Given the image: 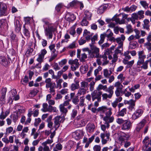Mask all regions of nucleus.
<instances>
[{"label": "nucleus", "instance_id": "obj_36", "mask_svg": "<svg viewBox=\"0 0 151 151\" xmlns=\"http://www.w3.org/2000/svg\"><path fill=\"white\" fill-rule=\"evenodd\" d=\"M106 8L105 6H101L98 9L97 12L98 14H101L104 12V10L106 9Z\"/></svg>", "mask_w": 151, "mask_h": 151}, {"label": "nucleus", "instance_id": "obj_2", "mask_svg": "<svg viewBox=\"0 0 151 151\" xmlns=\"http://www.w3.org/2000/svg\"><path fill=\"white\" fill-rule=\"evenodd\" d=\"M127 16L124 13H121L119 14L115 15L112 18L113 21H115L117 24H124Z\"/></svg>", "mask_w": 151, "mask_h": 151}, {"label": "nucleus", "instance_id": "obj_24", "mask_svg": "<svg viewBox=\"0 0 151 151\" xmlns=\"http://www.w3.org/2000/svg\"><path fill=\"white\" fill-rule=\"evenodd\" d=\"M79 81L76 80L75 81V83H72L70 86L71 90L74 91L75 89H78L79 87Z\"/></svg>", "mask_w": 151, "mask_h": 151}, {"label": "nucleus", "instance_id": "obj_12", "mask_svg": "<svg viewBox=\"0 0 151 151\" xmlns=\"http://www.w3.org/2000/svg\"><path fill=\"white\" fill-rule=\"evenodd\" d=\"M7 56L8 61L5 56H0V64L5 67L8 66L10 63V61L12 63L11 59L8 56V55Z\"/></svg>", "mask_w": 151, "mask_h": 151}, {"label": "nucleus", "instance_id": "obj_31", "mask_svg": "<svg viewBox=\"0 0 151 151\" xmlns=\"http://www.w3.org/2000/svg\"><path fill=\"white\" fill-rule=\"evenodd\" d=\"M78 61V60L77 59H75L74 60L70 59L69 60L68 63L69 64H70L72 65H79Z\"/></svg>", "mask_w": 151, "mask_h": 151}, {"label": "nucleus", "instance_id": "obj_48", "mask_svg": "<svg viewBox=\"0 0 151 151\" xmlns=\"http://www.w3.org/2000/svg\"><path fill=\"white\" fill-rule=\"evenodd\" d=\"M43 108L41 109V110L43 112L47 111L48 110V104L46 103H44L42 104Z\"/></svg>", "mask_w": 151, "mask_h": 151}, {"label": "nucleus", "instance_id": "obj_47", "mask_svg": "<svg viewBox=\"0 0 151 151\" xmlns=\"http://www.w3.org/2000/svg\"><path fill=\"white\" fill-rule=\"evenodd\" d=\"M115 48V46H112L111 47H110L109 49H107L105 52V53L107 55H108L110 54V53H112V50H114Z\"/></svg>", "mask_w": 151, "mask_h": 151}, {"label": "nucleus", "instance_id": "obj_21", "mask_svg": "<svg viewBox=\"0 0 151 151\" xmlns=\"http://www.w3.org/2000/svg\"><path fill=\"white\" fill-rule=\"evenodd\" d=\"M81 87L80 89L78 91V96H80L81 95H84L85 94V81H83L81 83Z\"/></svg>", "mask_w": 151, "mask_h": 151}, {"label": "nucleus", "instance_id": "obj_9", "mask_svg": "<svg viewBox=\"0 0 151 151\" xmlns=\"http://www.w3.org/2000/svg\"><path fill=\"white\" fill-rule=\"evenodd\" d=\"M102 92L98 90H94L91 93V97L93 101L96 99L98 100V101H101V95Z\"/></svg>", "mask_w": 151, "mask_h": 151}, {"label": "nucleus", "instance_id": "obj_44", "mask_svg": "<svg viewBox=\"0 0 151 151\" xmlns=\"http://www.w3.org/2000/svg\"><path fill=\"white\" fill-rule=\"evenodd\" d=\"M140 4L145 9H147L148 8V6L149 4L147 3L145 1H140Z\"/></svg>", "mask_w": 151, "mask_h": 151}, {"label": "nucleus", "instance_id": "obj_23", "mask_svg": "<svg viewBox=\"0 0 151 151\" xmlns=\"http://www.w3.org/2000/svg\"><path fill=\"white\" fill-rule=\"evenodd\" d=\"M127 109L126 108H124L121 110H120V109H119L117 116L123 117L127 114Z\"/></svg>", "mask_w": 151, "mask_h": 151}, {"label": "nucleus", "instance_id": "obj_45", "mask_svg": "<svg viewBox=\"0 0 151 151\" xmlns=\"http://www.w3.org/2000/svg\"><path fill=\"white\" fill-rule=\"evenodd\" d=\"M44 57H43L38 54V57L37 59V60L39 63H41L42 62L44 61Z\"/></svg>", "mask_w": 151, "mask_h": 151}, {"label": "nucleus", "instance_id": "obj_22", "mask_svg": "<svg viewBox=\"0 0 151 151\" xmlns=\"http://www.w3.org/2000/svg\"><path fill=\"white\" fill-rule=\"evenodd\" d=\"M14 25L16 31L17 32H19L21 30L22 25L19 20L17 19L15 20Z\"/></svg>", "mask_w": 151, "mask_h": 151}, {"label": "nucleus", "instance_id": "obj_17", "mask_svg": "<svg viewBox=\"0 0 151 151\" xmlns=\"http://www.w3.org/2000/svg\"><path fill=\"white\" fill-rule=\"evenodd\" d=\"M73 134L75 139L78 140L82 138L84 133L82 130H77L73 133Z\"/></svg>", "mask_w": 151, "mask_h": 151}, {"label": "nucleus", "instance_id": "obj_42", "mask_svg": "<svg viewBox=\"0 0 151 151\" xmlns=\"http://www.w3.org/2000/svg\"><path fill=\"white\" fill-rule=\"evenodd\" d=\"M76 27L75 26L72 27L69 30V33L73 36L76 33L75 30Z\"/></svg>", "mask_w": 151, "mask_h": 151}, {"label": "nucleus", "instance_id": "obj_46", "mask_svg": "<svg viewBox=\"0 0 151 151\" xmlns=\"http://www.w3.org/2000/svg\"><path fill=\"white\" fill-rule=\"evenodd\" d=\"M102 99L103 100L107 99L108 98L111 99L112 97L109 94H108L106 93L102 94Z\"/></svg>", "mask_w": 151, "mask_h": 151}, {"label": "nucleus", "instance_id": "obj_26", "mask_svg": "<svg viewBox=\"0 0 151 151\" xmlns=\"http://www.w3.org/2000/svg\"><path fill=\"white\" fill-rule=\"evenodd\" d=\"M139 19V16L137 13H134L132 14L131 21L133 24H135V20H138Z\"/></svg>", "mask_w": 151, "mask_h": 151}, {"label": "nucleus", "instance_id": "obj_64", "mask_svg": "<svg viewBox=\"0 0 151 151\" xmlns=\"http://www.w3.org/2000/svg\"><path fill=\"white\" fill-rule=\"evenodd\" d=\"M101 149V147L99 145H95L93 147L94 151H100Z\"/></svg>", "mask_w": 151, "mask_h": 151}, {"label": "nucleus", "instance_id": "obj_43", "mask_svg": "<svg viewBox=\"0 0 151 151\" xmlns=\"http://www.w3.org/2000/svg\"><path fill=\"white\" fill-rule=\"evenodd\" d=\"M60 111L61 112L66 114L67 112V109L65 108L62 104H60Z\"/></svg>", "mask_w": 151, "mask_h": 151}, {"label": "nucleus", "instance_id": "obj_59", "mask_svg": "<svg viewBox=\"0 0 151 151\" xmlns=\"http://www.w3.org/2000/svg\"><path fill=\"white\" fill-rule=\"evenodd\" d=\"M104 75L106 78H109V76H110V74H109L108 70L107 69H105L104 70Z\"/></svg>", "mask_w": 151, "mask_h": 151}, {"label": "nucleus", "instance_id": "obj_57", "mask_svg": "<svg viewBox=\"0 0 151 151\" xmlns=\"http://www.w3.org/2000/svg\"><path fill=\"white\" fill-rule=\"evenodd\" d=\"M100 38L101 39L98 42V43L99 45H101L103 43L105 37L104 35L101 34L100 35Z\"/></svg>", "mask_w": 151, "mask_h": 151}, {"label": "nucleus", "instance_id": "obj_11", "mask_svg": "<svg viewBox=\"0 0 151 151\" xmlns=\"http://www.w3.org/2000/svg\"><path fill=\"white\" fill-rule=\"evenodd\" d=\"M55 31L53 26H48L45 29V33L46 36H48L49 39H52V32Z\"/></svg>", "mask_w": 151, "mask_h": 151}, {"label": "nucleus", "instance_id": "obj_41", "mask_svg": "<svg viewBox=\"0 0 151 151\" xmlns=\"http://www.w3.org/2000/svg\"><path fill=\"white\" fill-rule=\"evenodd\" d=\"M107 88V87L106 85L103 86L101 84H100L97 87V89L99 91L100 90L103 89L105 91Z\"/></svg>", "mask_w": 151, "mask_h": 151}, {"label": "nucleus", "instance_id": "obj_35", "mask_svg": "<svg viewBox=\"0 0 151 151\" xmlns=\"http://www.w3.org/2000/svg\"><path fill=\"white\" fill-rule=\"evenodd\" d=\"M94 126L91 124H88L87 125V130L90 132H91L93 131Z\"/></svg>", "mask_w": 151, "mask_h": 151}, {"label": "nucleus", "instance_id": "obj_54", "mask_svg": "<svg viewBox=\"0 0 151 151\" xmlns=\"http://www.w3.org/2000/svg\"><path fill=\"white\" fill-rule=\"evenodd\" d=\"M85 99L84 96H83L82 97H80L79 105L81 106H83L84 105V102Z\"/></svg>", "mask_w": 151, "mask_h": 151}, {"label": "nucleus", "instance_id": "obj_28", "mask_svg": "<svg viewBox=\"0 0 151 151\" xmlns=\"http://www.w3.org/2000/svg\"><path fill=\"white\" fill-rule=\"evenodd\" d=\"M6 90L5 89H3L2 90L1 96L0 97V100L1 101H4L5 99V95Z\"/></svg>", "mask_w": 151, "mask_h": 151}, {"label": "nucleus", "instance_id": "obj_19", "mask_svg": "<svg viewBox=\"0 0 151 151\" xmlns=\"http://www.w3.org/2000/svg\"><path fill=\"white\" fill-rule=\"evenodd\" d=\"M85 111V108H84L82 111L81 114H80V115L77 117L78 119H82L81 120V124H80L81 126H85V121H84V119L85 116V114H83Z\"/></svg>", "mask_w": 151, "mask_h": 151}, {"label": "nucleus", "instance_id": "obj_56", "mask_svg": "<svg viewBox=\"0 0 151 151\" xmlns=\"http://www.w3.org/2000/svg\"><path fill=\"white\" fill-rule=\"evenodd\" d=\"M146 121L145 119H143L139 124L138 126L142 128L146 123Z\"/></svg>", "mask_w": 151, "mask_h": 151}, {"label": "nucleus", "instance_id": "obj_50", "mask_svg": "<svg viewBox=\"0 0 151 151\" xmlns=\"http://www.w3.org/2000/svg\"><path fill=\"white\" fill-rule=\"evenodd\" d=\"M98 38V35L96 34L94 35L93 37H91V44L93 45L95 43V41L97 40Z\"/></svg>", "mask_w": 151, "mask_h": 151}, {"label": "nucleus", "instance_id": "obj_30", "mask_svg": "<svg viewBox=\"0 0 151 151\" xmlns=\"http://www.w3.org/2000/svg\"><path fill=\"white\" fill-rule=\"evenodd\" d=\"M103 35H104V36L105 37H107L108 38L111 37L113 35V33L111 32V30L110 29H108L106 33H104Z\"/></svg>", "mask_w": 151, "mask_h": 151}, {"label": "nucleus", "instance_id": "obj_62", "mask_svg": "<svg viewBox=\"0 0 151 151\" xmlns=\"http://www.w3.org/2000/svg\"><path fill=\"white\" fill-rule=\"evenodd\" d=\"M67 61V60L66 59H63L60 62H59V64L61 67H62L63 65L66 63Z\"/></svg>", "mask_w": 151, "mask_h": 151}, {"label": "nucleus", "instance_id": "obj_27", "mask_svg": "<svg viewBox=\"0 0 151 151\" xmlns=\"http://www.w3.org/2000/svg\"><path fill=\"white\" fill-rule=\"evenodd\" d=\"M114 86H110L108 88H107L105 91L108 92L109 95L112 97L114 93L113 89L114 88Z\"/></svg>", "mask_w": 151, "mask_h": 151}, {"label": "nucleus", "instance_id": "obj_4", "mask_svg": "<svg viewBox=\"0 0 151 151\" xmlns=\"http://www.w3.org/2000/svg\"><path fill=\"white\" fill-rule=\"evenodd\" d=\"M105 53L104 54L99 55V56L96 60V62L98 64L100 65L102 64L103 65H107L109 63V61L107 60V57Z\"/></svg>", "mask_w": 151, "mask_h": 151}, {"label": "nucleus", "instance_id": "obj_10", "mask_svg": "<svg viewBox=\"0 0 151 151\" xmlns=\"http://www.w3.org/2000/svg\"><path fill=\"white\" fill-rule=\"evenodd\" d=\"M130 135L128 134H126L124 132H122L118 137V140L120 143L121 145L125 142V140H128L129 137Z\"/></svg>", "mask_w": 151, "mask_h": 151}, {"label": "nucleus", "instance_id": "obj_18", "mask_svg": "<svg viewBox=\"0 0 151 151\" xmlns=\"http://www.w3.org/2000/svg\"><path fill=\"white\" fill-rule=\"evenodd\" d=\"M143 113V111L142 109H138L134 112L132 116V119H136L140 117Z\"/></svg>", "mask_w": 151, "mask_h": 151}, {"label": "nucleus", "instance_id": "obj_8", "mask_svg": "<svg viewBox=\"0 0 151 151\" xmlns=\"http://www.w3.org/2000/svg\"><path fill=\"white\" fill-rule=\"evenodd\" d=\"M7 14V9L6 4L3 2H0V16H6Z\"/></svg>", "mask_w": 151, "mask_h": 151}, {"label": "nucleus", "instance_id": "obj_20", "mask_svg": "<svg viewBox=\"0 0 151 151\" xmlns=\"http://www.w3.org/2000/svg\"><path fill=\"white\" fill-rule=\"evenodd\" d=\"M8 27V24L6 19L0 20V31L3 30V29L7 28Z\"/></svg>", "mask_w": 151, "mask_h": 151}, {"label": "nucleus", "instance_id": "obj_49", "mask_svg": "<svg viewBox=\"0 0 151 151\" xmlns=\"http://www.w3.org/2000/svg\"><path fill=\"white\" fill-rule=\"evenodd\" d=\"M92 15V14L88 11H86V18L89 20H91Z\"/></svg>", "mask_w": 151, "mask_h": 151}, {"label": "nucleus", "instance_id": "obj_1", "mask_svg": "<svg viewBox=\"0 0 151 151\" xmlns=\"http://www.w3.org/2000/svg\"><path fill=\"white\" fill-rule=\"evenodd\" d=\"M90 48H86V52L88 53L89 57L98 58L99 56V49L96 46L89 44Z\"/></svg>", "mask_w": 151, "mask_h": 151}, {"label": "nucleus", "instance_id": "obj_6", "mask_svg": "<svg viewBox=\"0 0 151 151\" xmlns=\"http://www.w3.org/2000/svg\"><path fill=\"white\" fill-rule=\"evenodd\" d=\"M114 86L116 88L115 93L116 96L118 97L121 95V93H122V89L123 86L119 81H117L115 83Z\"/></svg>", "mask_w": 151, "mask_h": 151}, {"label": "nucleus", "instance_id": "obj_32", "mask_svg": "<svg viewBox=\"0 0 151 151\" xmlns=\"http://www.w3.org/2000/svg\"><path fill=\"white\" fill-rule=\"evenodd\" d=\"M23 27L24 28L23 30V33L24 35L28 39L30 36V33L28 30L25 28V25H24Z\"/></svg>", "mask_w": 151, "mask_h": 151}, {"label": "nucleus", "instance_id": "obj_51", "mask_svg": "<svg viewBox=\"0 0 151 151\" xmlns=\"http://www.w3.org/2000/svg\"><path fill=\"white\" fill-rule=\"evenodd\" d=\"M78 96V95L75 96L72 99V102L76 105L77 104L79 101Z\"/></svg>", "mask_w": 151, "mask_h": 151}, {"label": "nucleus", "instance_id": "obj_53", "mask_svg": "<svg viewBox=\"0 0 151 151\" xmlns=\"http://www.w3.org/2000/svg\"><path fill=\"white\" fill-rule=\"evenodd\" d=\"M77 1V0H74L72 1V2H70L69 4V5L71 7L76 8V4Z\"/></svg>", "mask_w": 151, "mask_h": 151}, {"label": "nucleus", "instance_id": "obj_38", "mask_svg": "<svg viewBox=\"0 0 151 151\" xmlns=\"http://www.w3.org/2000/svg\"><path fill=\"white\" fill-rule=\"evenodd\" d=\"M144 11L143 10H140L138 12L137 14L139 16V19L144 17Z\"/></svg>", "mask_w": 151, "mask_h": 151}, {"label": "nucleus", "instance_id": "obj_3", "mask_svg": "<svg viewBox=\"0 0 151 151\" xmlns=\"http://www.w3.org/2000/svg\"><path fill=\"white\" fill-rule=\"evenodd\" d=\"M53 120L54 123V127L55 131H56L59 127L60 124L63 122L65 118L63 116L58 115L55 117Z\"/></svg>", "mask_w": 151, "mask_h": 151}, {"label": "nucleus", "instance_id": "obj_25", "mask_svg": "<svg viewBox=\"0 0 151 151\" xmlns=\"http://www.w3.org/2000/svg\"><path fill=\"white\" fill-rule=\"evenodd\" d=\"M144 24H143V27L144 29L149 31L150 30V25L149 23L150 22L148 19H145L143 21Z\"/></svg>", "mask_w": 151, "mask_h": 151}, {"label": "nucleus", "instance_id": "obj_58", "mask_svg": "<svg viewBox=\"0 0 151 151\" xmlns=\"http://www.w3.org/2000/svg\"><path fill=\"white\" fill-rule=\"evenodd\" d=\"M125 121L123 119L120 118H118L116 120V122L119 124H122Z\"/></svg>", "mask_w": 151, "mask_h": 151}, {"label": "nucleus", "instance_id": "obj_29", "mask_svg": "<svg viewBox=\"0 0 151 151\" xmlns=\"http://www.w3.org/2000/svg\"><path fill=\"white\" fill-rule=\"evenodd\" d=\"M149 137L148 136H146L142 141V143L144 144V147L145 148L147 147L150 144V142L148 141Z\"/></svg>", "mask_w": 151, "mask_h": 151}, {"label": "nucleus", "instance_id": "obj_7", "mask_svg": "<svg viewBox=\"0 0 151 151\" xmlns=\"http://www.w3.org/2000/svg\"><path fill=\"white\" fill-rule=\"evenodd\" d=\"M98 110L100 113L105 114L106 116H111L112 114V109L111 108H107L106 106H103L99 107Z\"/></svg>", "mask_w": 151, "mask_h": 151}, {"label": "nucleus", "instance_id": "obj_55", "mask_svg": "<svg viewBox=\"0 0 151 151\" xmlns=\"http://www.w3.org/2000/svg\"><path fill=\"white\" fill-rule=\"evenodd\" d=\"M80 7V9H81L84 7V5L82 2H79L77 1L76 4V8Z\"/></svg>", "mask_w": 151, "mask_h": 151}, {"label": "nucleus", "instance_id": "obj_40", "mask_svg": "<svg viewBox=\"0 0 151 151\" xmlns=\"http://www.w3.org/2000/svg\"><path fill=\"white\" fill-rule=\"evenodd\" d=\"M38 92L39 91L36 89H34L31 91L29 94L32 97H33L37 94Z\"/></svg>", "mask_w": 151, "mask_h": 151}, {"label": "nucleus", "instance_id": "obj_13", "mask_svg": "<svg viewBox=\"0 0 151 151\" xmlns=\"http://www.w3.org/2000/svg\"><path fill=\"white\" fill-rule=\"evenodd\" d=\"M132 124L129 119L125 120L121 126V129L124 130H128L132 128Z\"/></svg>", "mask_w": 151, "mask_h": 151}, {"label": "nucleus", "instance_id": "obj_16", "mask_svg": "<svg viewBox=\"0 0 151 151\" xmlns=\"http://www.w3.org/2000/svg\"><path fill=\"white\" fill-rule=\"evenodd\" d=\"M114 118L113 116H105L103 118L105 122L104 124H106L107 128H109L110 126L109 123L113 122L114 120Z\"/></svg>", "mask_w": 151, "mask_h": 151}, {"label": "nucleus", "instance_id": "obj_63", "mask_svg": "<svg viewBox=\"0 0 151 151\" xmlns=\"http://www.w3.org/2000/svg\"><path fill=\"white\" fill-rule=\"evenodd\" d=\"M47 53V51L45 49H44L41 50L40 52L39 53V54L43 57H44L45 55Z\"/></svg>", "mask_w": 151, "mask_h": 151}, {"label": "nucleus", "instance_id": "obj_33", "mask_svg": "<svg viewBox=\"0 0 151 151\" xmlns=\"http://www.w3.org/2000/svg\"><path fill=\"white\" fill-rule=\"evenodd\" d=\"M52 117L49 116L46 120L47 122L48 123L47 127L50 128L52 127L53 125V123L51 121Z\"/></svg>", "mask_w": 151, "mask_h": 151}, {"label": "nucleus", "instance_id": "obj_61", "mask_svg": "<svg viewBox=\"0 0 151 151\" xmlns=\"http://www.w3.org/2000/svg\"><path fill=\"white\" fill-rule=\"evenodd\" d=\"M62 7V4L59 3L57 4L55 8V10L57 11L58 12H59L60 11Z\"/></svg>", "mask_w": 151, "mask_h": 151}, {"label": "nucleus", "instance_id": "obj_37", "mask_svg": "<svg viewBox=\"0 0 151 151\" xmlns=\"http://www.w3.org/2000/svg\"><path fill=\"white\" fill-rule=\"evenodd\" d=\"M57 111L56 107H53L51 105H49L48 107L47 111L51 112L53 111L54 112H57Z\"/></svg>", "mask_w": 151, "mask_h": 151}, {"label": "nucleus", "instance_id": "obj_52", "mask_svg": "<svg viewBox=\"0 0 151 151\" xmlns=\"http://www.w3.org/2000/svg\"><path fill=\"white\" fill-rule=\"evenodd\" d=\"M77 111L75 109H73L72 111V113L71 114V119H73L77 115Z\"/></svg>", "mask_w": 151, "mask_h": 151}, {"label": "nucleus", "instance_id": "obj_5", "mask_svg": "<svg viewBox=\"0 0 151 151\" xmlns=\"http://www.w3.org/2000/svg\"><path fill=\"white\" fill-rule=\"evenodd\" d=\"M138 60L137 65L139 68L140 65H143L144 63V60L146 58V55L145 54L143 50L139 51L138 52Z\"/></svg>", "mask_w": 151, "mask_h": 151}, {"label": "nucleus", "instance_id": "obj_39", "mask_svg": "<svg viewBox=\"0 0 151 151\" xmlns=\"http://www.w3.org/2000/svg\"><path fill=\"white\" fill-rule=\"evenodd\" d=\"M46 87L47 88H50L52 87V88L56 87L55 83H52L51 82L48 83L46 84Z\"/></svg>", "mask_w": 151, "mask_h": 151}, {"label": "nucleus", "instance_id": "obj_14", "mask_svg": "<svg viewBox=\"0 0 151 151\" xmlns=\"http://www.w3.org/2000/svg\"><path fill=\"white\" fill-rule=\"evenodd\" d=\"M9 36L12 44L13 45H17L19 39L17 35L12 32Z\"/></svg>", "mask_w": 151, "mask_h": 151}, {"label": "nucleus", "instance_id": "obj_15", "mask_svg": "<svg viewBox=\"0 0 151 151\" xmlns=\"http://www.w3.org/2000/svg\"><path fill=\"white\" fill-rule=\"evenodd\" d=\"M65 19L67 21L70 22L75 20L76 19V17L73 14L67 12L65 14Z\"/></svg>", "mask_w": 151, "mask_h": 151}, {"label": "nucleus", "instance_id": "obj_34", "mask_svg": "<svg viewBox=\"0 0 151 151\" xmlns=\"http://www.w3.org/2000/svg\"><path fill=\"white\" fill-rule=\"evenodd\" d=\"M110 136V133L107 132V131L105 133H101L100 134V137L101 139L104 138L105 137H106V139H108Z\"/></svg>", "mask_w": 151, "mask_h": 151}, {"label": "nucleus", "instance_id": "obj_60", "mask_svg": "<svg viewBox=\"0 0 151 151\" xmlns=\"http://www.w3.org/2000/svg\"><path fill=\"white\" fill-rule=\"evenodd\" d=\"M33 50V48H31L30 47H29L27 48V54H28L29 55H31L32 54Z\"/></svg>", "mask_w": 151, "mask_h": 151}]
</instances>
